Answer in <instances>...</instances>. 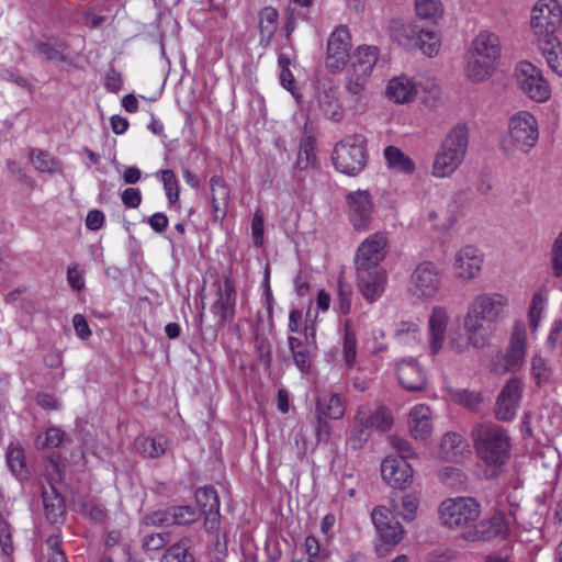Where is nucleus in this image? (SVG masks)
<instances>
[{
  "mask_svg": "<svg viewBox=\"0 0 562 562\" xmlns=\"http://www.w3.org/2000/svg\"><path fill=\"white\" fill-rule=\"evenodd\" d=\"M387 244L385 233H374L358 246L355 256L357 285L369 303L380 299L385 290L386 274L381 262L387 254Z\"/></svg>",
  "mask_w": 562,
  "mask_h": 562,
  "instance_id": "f257e3e1",
  "label": "nucleus"
},
{
  "mask_svg": "<svg viewBox=\"0 0 562 562\" xmlns=\"http://www.w3.org/2000/svg\"><path fill=\"white\" fill-rule=\"evenodd\" d=\"M502 56L499 36L491 31L479 32L468 48L465 56V76L473 83L488 80L497 68Z\"/></svg>",
  "mask_w": 562,
  "mask_h": 562,
  "instance_id": "f03ea898",
  "label": "nucleus"
},
{
  "mask_svg": "<svg viewBox=\"0 0 562 562\" xmlns=\"http://www.w3.org/2000/svg\"><path fill=\"white\" fill-rule=\"evenodd\" d=\"M508 300L499 293H480L467 307L464 324L488 344L506 315Z\"/></svg>",
  "mask_w": 562,
  "mask_h": 562,
  "instance_id": "7ed1b4c3",
  "label": "nucleus"
},
{
  "mask_svg": "<svg viewBox=\"0 0 562 562\" xmlns=\"http://www.w3.org/2000/svg\"><path fill=\"white\" fill-rule=\"evenodd\" d=\"M477 456L490 465H503L509 459L510 437L497 424H479L472 430Z\"/></svg>",
  "mask_w": 562,
  "mask_h": 562,
  "instance_id": "20e7f679",
  "label": "nucleus"
},
{
  "mask_svg": "<svg viewBox=\"0 0 562 562\" xmlns=\"http://www.w3.org/2000/svg\"><path fill=\"white\" fill-rule=\"evenodd\" d=\"M469 147V130L464 124L454 125L443 138L434 160L432 175L448 178L462 165Z\"/></svg>",
  "mask_w": 562,
  "mask_h": 562,
  "instance_id": "39448f33",
  "label": "nucleus"
},
{
  "mask_svg": "<svg viewBox=\"0 0 562 562\" xmlns=\"http://www.w3.org/2000/svg\"><path fill=\"white\" fill-rule=\"evenodd\" d=\"M440 520L443 526L459 530L467 540V533L475 529L481 514V505L472 497H456L443 501L439 508Z\"/></svg>",
  "mask_w": 562,
  "mask_h": 562,
  "instance_id": "423d86ee",
  "label": "nucleus"
},
{
  "mask_svg": "<svg viewBox=\"0 0 562 562\" xmlns=\"http://www.w3.org/2000/svg\"><path fill=\"white\" fill-rule=\"evenodd\" d=\"M530 26L537 45L559 40L562 31V7L558 0H539L532 8Z\"/></svg>",
  "mask_w": 562,
  "mask_h": 562,
  "instance_id": "0eeeda50",
  "label": "nucleus"
},
{
  "mask_svg": "<svg viewBox=\"0 0 562 562\" xmlns=\"http://www.w3.org/2000/svg\"><path fill=\"white\" fill-rule=\"evenodd\" d=\"M366 137L360 134L346 136L333 150V162L337 171L357 176L367 165Z\"/></svg>",
  "mask_w": 562,
  "mask_h": 562,
  "instance_id": "6e6552de",
  "label": "nucleus"
},
{
  "mask_svg": "<svg viewBox=\"0 0 562 562\" xmlns=\"http://www.w3.org/2000/svg\"><path fill=\"white\" fill-rule=\"evenodd\" d=\"M379 55L380 50L376 46L360 45L356 48L353 60L346 74L345 87L349 93L359 95L364 91Z\"/></svg>",
  "mask_w": 562,
  "mask_h": 562,
  "instance_id": "1a4fd4ad",
  "label": "nucleus"
},
{
  "mask_svg": "<svg viewBox=\"0 0 562 562\" xmlns=\"http://www.w3.org/2000/svg\"><path fill=\"white\" fill-rule=\"evenodd\" d=\"M371 520L376 530L374 549L379 557L387 555L403 539L404 528L395 520L392 510L385 506H375Z\"/></svg>",
  "mask_w": 562,
  "mask_h": 562,
  "instance_id": "9d476101",
  "label": "nucleus"
},
{
  "mask_svg": "<svg viewBox=\"0 0 562 562\" xmlns=\"http://www.w3.org/2000/svg\"><path fill=\"white\" fill-rule=\"evenodd\" d=\"M508 134L515 149L528 153L539 139L538 121L530 112L519 111L509 119Z\"/></svg>",
  "mask_w": 562,
  "mask_h": 562,
  "instance_id": "9b49d317",
  "label": "nucleus"
},
{
  "mask_svg": "<svg viewBox=\"0 0 562 562\" xmlns=\"http://www.w3.org/2000/svg\"><path fill=\"white\" fill-rule=\"evenodd\" d=\"M441 286V276L438 267L431 261L419 263L413 271L408 292L417 299L434 297Z\"/></svg>",
  "mask_w": 562,
  "mask_h": 562,
  "instance_id": "f8f14e48",
  "label": "nucleus"
},
{
  "mask_svg": "<svg viewBox=\"0 0 562 562\" xmlns=\"http://www.w3.org/2000/svg\"><path fill=\"white\" fill-rule=\"evenodd\" d=\"M352 47L351 34L346 25L337 26L329 35L325 64L331 72L342 70L349 59Z\"/></svg>",
  "mask_w": 562,
  "mask_h": 562,
  "instance_id": "ddd939ff",
  "label": "nucleus"
},
{
  "mask_svg": "<svg viewBox=\"0 0 562 562\" xmlns=\"http://www.w3.org/2000/svg\"><path fill=\"white\" fill-rule=\"evenodd\" d=\"M217 286L216 301L211 305V313L216 318L214 327H206V331H211L213 339L217 336L216 327H223L227 322L232 321L236 306V290L229 278H225L223 285L215 283Z\"/></svg>",
  "mask_w": 562,
  "mask_h": 562,
  "instance_id": "4468645a",
  "label": "nucleus"
},
{
  "mask_svg": "<svg viewBox=\"0 0 562 562\" xmlns=\"http://www.w3.org/2000/svg\"><path fill=\"white\" fill-rule=\"evenodd\" d=\"M517 79L521 90L532 100L544 102L550 98V86L543 78L542 71L528 61H522L517 68Z\"/></svg>",
  "mask_w": 562,
  "mask_h": 562,
  "instance_id": "2eb2a0df",
  "label": "nucleus"
},
{
  "mask_svg": "<svg viewBox=\"0 0 562 562\" xmlns=\"http://www.w3.org/2000/svg\"><path fill=\"white\" fill-rule=\"evenodd\" d=\"M524 393V383L518 376H512L502 391L495 403V417L498 420L509 422L517 414Z\"/></svg>",
  "mask_w": 562,
  "mask_h": 562,
  "instance_id": "dca6fc26",
  "label": "nucleus"
},
{
  "mask_svg": "<svg viewBox=\"0 0 562 562\" xmlns=\"http://www.w3.org/2000/svg\"><path fill=\"white\" fill-rule=\"evenodd\" d=\"M348 216L357 232L367 231L373 212V202L368 191H355L347 195Z\"/></svg>",
  "mask_w": 562,
  "mask_h": 562,
  "instance_id": "f3484780",
  "label": "nucleus"
},
{
  "mask_svg": "<svg viewBox=\"0 0 562 562\" xmlns=\"http://www.w3.org/2000/svg\"><path fill=\"white\" fill-rule=\"evenodd\" d=\"M509 533V518L504 513H495L488 519L479 520L475 529L467 533V541H488L496 537H507Z\"/></svg>",
  "mask_w": 562,
  "mask_h": 562,
  "instance_id": "a211bd4d",
  "label": "nucleus"
},
{
  "mask_svg": "<svg viewBox=\"0 0 562 562\" xmlns=\"http://www.w3.org/2000/svg\"><path fill=\"white\" fill-rule=\"evenodd\" d=\"M383 480L394 488H405L413 479L412 465L404 458L387 456L381 463Z\"/></svg>",
  "mask_w": 562,
  "mask_h": 562,
  "instance_id": "6ab92c4d",
  "label": "nucleus"
},
{
  "mask_svg": "<svg viewBox=\"0 0 562 562\" xmlns=\"http://www.w3.org/2000/svg\"><path fill=\"white\" fill-rule=\"evenodd\" d=\"M483 255L474 246L461 248L454 257L453 272L458 279L470 281L481 271Z\"/></svg>",
  "mask_w": 562,
  "mask_h": 562,
  "instance_id": "aec40b11",
  "label": "nucleus"
},
{
  "mask_svg": "<svg viewBox=\"0 0 562 562\" xmlns=\"http://www.w3.org/2000/svg\"><path fill=\"white\" fill-rule=\"evenodd\" d=\"M30 44L34 55L46 61L64 64L71 60L69 45L58 38L49 37L46 41L32 38Z\"/></svg>",
  "mask_w": 562,
  "mask_h": 562,
  "instance_id": "412c9836",
  "label": "nucleus"
},
{
  "mask_svg": "<svg viewBox=\"0 0 562 562\" xmlns=\"http://www.w3.org/2000/svg\"><path fill=\"white\" fill-rule=\"evenodd\" d=\"M397 376L401 385L409 392L423 391L426 387V374L412 357L397 362Z\"/></svg>",
  "mask_w": 562,
  "mask_h": 562,
  "instance_id": "4be33fe9",
  "label": "nucleus"
},
{
  "mask_svg": "<svg viewBox=\"0 0 562 562\" xmlns=\"http://www.w3.org/2000/svg\"><path fill=\"white\" fill-rule=\"evenodd\" d=\"M449 316L441 306H435L428 321L429 347L434 355H437L443 345L447 335Z\"/></svg>",
  "mask_w": 562,
  "mask_h": 562,
  "instance_id": "5701e85b",
  "label": "nucleus"
},
{
  "mask_svg": "<svg viewBox=\"0 0 562 562\" xmlns=\"http://www.w3.org/2000/svg\"><path fill=\"white\" fill-rule=\"evenodd\" d=\"M308 328H305L306 340L303 341L297 337L289 336V348L292 353L294 364L302 373H308L315 353V342L308 339Z\"/></svg>",
  "mask_w": 562,
  "mask_h": 562,
  "instance_id": "b1692460",
  "label": "nucleus"
},
{
  "mask_svg": "<svg viewBox=\"0 0 562 562\" xmlns=\"http://www.w3.org/2000/svg\"><path fill=\"white\" fill-rule=\"evenodd\" d=\"M317 104L324 115L335 123L344 119V110L337 99V89L328 83L318 87Z\"/></svg>",
  "mask_w": 562,
  "mask_h": 562,
  "instance_id": "393cba45",
  "label": "nucleus"
},
{
  "mask_svg": "<svg viewBox=\"0 0 562 562\" xmlns=\"http://www.w3.org/2000/svg\"><path fill=\"white\" fill-rule=\"evenodd\" d=\"M463 326L465 333H463L460 327L452 328L449 331L448 346L452 351L463 353L470 346L481 349L488 345L477 333L474 334L469 325L463 323Z\"/></svg>",
  "mask_w": 562,
  "mask_h": 562,
  "instance_id": "a878e982",
  "label": "nucleus"
},
{
  "mask_svg": "<svg viewBox=\"0 0 562 562\" xmlns=\"http://www.w3.org/2000/svg\"><path fill=\"white\" fill-rule=\"evenodd\" d=\"M417 92V85L406 76L394 77L386 86L387 98L398 104L414 101Z\"/></svg>",
  "mask_w": 562,
  "mask_h": 562,
  "instance_id": "bb28decb",
  "label": "nucleus"
},
{
  "mask_svg": "<svg viewBox=\"0 0 562 562\" xmlns=\"http://www.w3.org/2000/svg\"><path fill=\"white\" fill-rule=\"evenodd\" d=\"M42 498L46 519L53 525L63 524L66 505L64 497L57 492L56 487L52 484L48 487H43Z\"/></svg>",
  "mask_w": 562,
  "mask_h": 562,
  "instance_id": "cd10ccee",
  "label": "nucleus"
},
{
  "mask_svg": "<svg viewBox=\"0 0 562 562\" xmlns=\"http://www.w3.org/2000/svg\"><path fill=\"white\" fill-rule=\"evenodd\" d=\"M409 430L415 439H426L432 430L431 409L429 406L419 404L409 413Z\"/></svg>",
  "mask_w": 562,
  "mask_h": 562,
  "instance_id": "c85d7f7f",
  "label": "nucleus"
},
{
  "mask_svg": "<svg viewBox=\"0 0 562 562\" xmlns=\"http://www.w3.org/2000/svg\"><path fill=\"white\" fill-rule=\"evenodd\" d=\"M195 499L206 521L216 522L220 517V498L213 486L199 487L195 492Z\"/></svg>",
  "mask_w": 562,
  "mask_h": 562,
  "instance_id": "c756f323",
  "label": "nucleus"
},
{
  "mask_svg": "<svg viewBox=\"0 0 562 562\" xmlns=\"http://www.w3.org/2000/svg\"><path fill=\"white\" fill-rule=\"evenodd\" d=\"M279 23V12L277 9L272 7H266L259 12V33L260 41L259 44L262 47L269 46L271 40L273 38Z\"/></svg>",
  "mask_w": 562,
  "mask_h": 562,
  "instance_id": "7c9ffc66",
  "label": "nucleus"
},
{
  "mask_svg": "<svg viewBox=\"0 0 562 562\" xmlns=\"http://www.w3.org/2000/svg\"><path fill=\"white\" fill-rule=\"evenodd\" d=\"M341 355L346 367L348 369L353 368L357 360V335L349 318H346L342 323Z\"/></svg>",
  "mask_w": 562,
  "mask_h": 562,
  "instance_id": "2f4dec72",
  "label": "nucleus"
},
{
  "mask_svg": "<svg viewBox=\"0 0 562 562\" xmlns=\"http://www.w3.org/2000/svg\"><path fill=\"white\" fill-rule=\"evenodd\" d=\"M346 411L345 400L340 394H331L329 397H318L316 414L330 419H340Z\"/></svg>",
  "mask_w": 562,
  "mask_h": 562,
  "instance_id": "473e14b6",
  "label": "nucleus"
},
{
  "mask_svg": "<svg viewBox=\"0 0 562 562\" xmlns=\"http://www.w3.org/2000/svg\"><path fill=\"white\" fill-rule=\"evenodd\" d=\"M371 427L368 424L367 411L359 409L355 416L353 425L349 436V443L353 449H360L368 441L371 435Z\"/></svg>",
  "mask_w": 562,
  "mask_h": 562,
  "instance_id": "72a5a7b5",
  "label": "nucleus"
},
{
  "mask_svg": "<svg viewBox=\"0 0 562 562\" xmlns=\"http://www.w3.org/2000/svg\"><path fill=\"white\" fill-rule=\"evenodd\" d=\"M212 191V207L215 213L221 212L222 216L226 213V207L229 202V189L221 176H213L210 180Z\"/></svg>",
  "mask_w": 562,
  "mask_h": 562,
  "instance_id": "f704fd0d",
  "label": "nucleus"
},
{
  "mask_svg": "<svg viewBox=\"0 0 562 562\" xmlns=\"http://www.w3.org/2000/svg\"><path fill=\"white\" fill-rule=\"evenodd\" d=\"M383 154L390 168L405 173H412L415 170V162L398 147L387 146Z\"/></svg>",
  "mask_w": 562,
  "mask_h": 562,
  "instance_id": "c9c22d12",
  "label": "nucleus"
},
{
  "mask_svg": "<svg viewBox=\"0 0 562 562\" xmlns=\"http://www.w3.org/2000/svg\"><path fill=\"white\" fill-rule=\"evenodd\" d=\"M538 47L541 50L542 56L546 58L549 68L554 74L562 77V43L560 38L550 41V44H538Z\"/></svg>",
  "mask_w": 562,
  "mask_h": 562,
  "instance_id": "e433bc0d",
  "label": "nucleus"
},
{
  "mask_svg": "<svg viewBox=\"0 0 562 562\" xmlns=\"http://www.w3.org/2000/svg\"><path fill=\"white\" fill-rule=\"evenodd\" d=\"M419 31L414 29L409 24H404L400 22H394L392 26V38L403 46L406 49H416V41L418 37Z\"/></svg>",
  "mask_w": 562,
  "mask_h": 562,
  "instance_id": "4c0bfd02",
  "label": "nucleus"
},
{
  "mask_svg": "<svg viewBox=\"0 0 562 562\" xmlns=\"http://www.w3.org/2000/svg\"><path fill=\"white\" fill-rule=\"evenodd\" d=\"M168 446V439L164 435H158L155 437H145L140 439L137 443V448L139 452L149 459L159 458L162 456Z\"/></svg>",
  "mask_w": 562,
  "mask_h": 562,
  "instance_id": "58836bf2",
  "label": "nucleus"
},
{
  "mask_svg": "<svg viewBox=\"0 0 562 562\" xmlns=\"http://www.w3.org/2000/svg\"><path fill=\"white\" fill-rule=\"evenodd\" d=\"M7 464L18 480H26L29 470L25 464L24 450L22 447H10L7 451Z\"/></svg>",
  "mask_w": 562,
  "mask_h": 562,
  "instance_id": "ea45409f",
  "label": "nucleus"
},
{
  "mask_svg": "<svg viewBox=\"0 0 562 562\" xmlns=\"http://www.w3.org/2000/svg\"><path fill=\"white\" fill-rule=\"evenodd\" d=\"M465 447L467 446L461 435L457 432H448L442 437L440 451L443 458L456 460L461 456Z\"/></svg>",
  "mask_w": 562,
  "mask_h": 562,
  "instance_id": "a19ab883",
  "label": "nucleus"
},
{
  "mask_svg": "<svg viewBox=\"0 0 562 562\" xmlns=\"http://www.w3.org/2000/svg\"><path fill=\"white\" fill-rule=\"evenodd\" d=\"M189 538H182L179 542L169 547L161 558V562H194V557L189 552Z\"/></svg>",
  "mask_w": 562,
  "mask_h": 562,
  "instance_id": "79ce46f5",
  "label": "nucleus"
},
{
  "mask_svg": "<svg viewBox=\"0 0 562 562\" xmlns=\"http://www.w3.org/2000/svg\"><path fill=\"white\" fill-rule=\"evenodd\" d=\"M314 160V139L311 136H306L300 143L295 168L305 170Z\"/></svg>",
  "mask_w": 562,
  "mask_h": 562,
  "instance_id": "37998d69",
  "label": "nucleus"
},
{
  "mask_svg": "<svg viewBox=\"0 0 562 562\" xmlns=\"http://www.w3.org/2000/svg\"><path fill=\"white\" fill-rule=\"evenodd\" d=\"M367 418L368 424L371 427V429L379 430L381 432L387 431L392 424L393 418L391 413L386 408H379L375 412H368L367 411Z\"/></svg>",
  "mask_w": 562,
  "mask_h": 562,
  "instance_id": "c03bdc74",
  "label": "nucleus"
},
{
  "mask_svg": "<svg viewBox=\"0 0 562 562\" xmlns=\"http://www.w3.org/2000/svg\"><path fill=\"white\" fill-rule=\"evenodd\" d=\"M351 297H352V288L349 283H347L342 277L338 278V291H337V301H336V310L341 315H347L351 310Z\"/></svg>",
  "mask_w": 562,
  "mask_h": 562,
  "instance_id": "a18cd8bd",
  "label": "nucleus"
},
{
  "mask_svg": "<svg viewBox=\"0 0 562 562\" xmlns=\"http://www.w3.org/2000/svg\"><path fill=\"white\" fill-rule=\"evenodd\" d=\"M419 40L416 41V49H420L425 55L432 57L439 52V40L432 31L419 30Z\"/></svg>",
  "mask_w": 562,
  "mask_h": 562,
  "instance_id": "49530a36",
  "label": "nucleus"
},
{
  "mask_svg": "<svg viewBox=\"0 0 562 562\" xmlns=\"http://www.w3.org/2000/svg\"><path fill=\"white\" fill-rule=\"evenodd\" d=\"M170 522L173 525H188L196 520L198 512L191 506H171Z\"/></svg>",
  "mask_w": 562,
  "mask_h": 562,
  "instance_id": "de8ad7c7",
  "label": "nucleus"
},
{
  "mask_svg": "<svg viewBox=\"0 0 562 562\" xmlns=\"http://www.w3.org/2000/svg\"><path fill=\"white\" fill-rule=\"evenodd\" d=\"M415 8L418 16L436 20L442 14L440 0H415Z\"/></svg>",
  "mask_w": 562,
  "mask_h": 562,
  "instance_id": "09e8293b",
  "label": "nucleus"
},
{
  "mask_svg": "<svg viewBox=\"0 0 562 562\" xmlns=\"http://www.w3.org/2000/svg\"><path fill=\"white\" fill-rule=\"evenodd\" d=\"M30 159L34 167L42 172H54L57 168V161L42 149H32Z\"/></svg>",
  "mask_w": 562,
  "mask_h": 562,
  "instance_id": "8fccbe9b",
  "label": "nucleus"
},
{
  "mask_svg": "<svg viewBox=\"0 0 562 562\" xmlns=\"http://www.w3.org/2000/svg\"><path fill=\"white\" fill-rule=\"evenodd\" d=\"M544 288L539 289L535 292L532 301L529 307V322L530 326L536 329L541 318V313L544 310L547 303V296L543 295Z\"/></svg>",
  "mask_w": 562,
  "mask_h": 562,
  "instance_id": "3c124183",
  "label": "nucleus"
},
{
  "mask_svg": "<svg viewBox=\"0 0 562 562\" xmlns=\"http://www.w3.org/2000/svg\"><path fill=\"white\" fill-rule=\"evenodd\" d=\"M65 437V432L57 428L50 427L46 430L45 435L36 438V446L42 449L58 447Z\"/></svg>",
  "mask_w": 562,
  "mask_h": 562,
  "instance_id": "603ef678",
  "label": "nucleus"
},
{
  "mask_svg": "<svg viewBox=\"0 0 562 562\" xmlns=\"http://www.w3.org/2000/svg\"><path fill=\"white\" fill-rule=\"evenodd\" d=\"M531 374L538 385L549 381L551 370L547 361L540 356H533L531 359Z\"/></svg>",
  "mask_w": 562,
  "mask_h": 562,
  "instance_id": "864d4df0",
  "label": "nucleus"
},
{
  "mask_svg": "<svg viewBox=\"0 0 562 562\" xmlns=\"http://www.w3.org/2000/svg\"><path fill=\"white\" fill-rule=\"evenodd\" d=\"M161 180L169 202L175 203L178 201L179 186L175 172L170 169L164 170L161 173Z\"/></svg>",
  "mask_w": 562,
  "mask_h": 562,
  "instance_id": "5fc2aeb1",
  "label": "nucleus"
},
{
  "mask_svg": "<svg viewBox=\"0 0 562 562\" xmlns=\"http://www.w3.org/2000/svg\"><path fill=\"white\" fill-rule=\"evenodd\" d=\"M527 333L524 326L515 325L510 335L508 348L513 351L521 352L526 356L527 349Z\"/></svg>",
  "mask_w": 562,
  "mask_h": 562,
  "instance_id": "6e6d98bb",
  "label": "nucleus"
},
{
  "mask_svg": "<svg viewBox=\"0 0 562 562\" xmlns=\"http://www.w3.org/2000/svg\"><path fill=\"white\" fill-rule=\"evenodd\" d=\"M525 360V356L521 352L513 351L507 348L505 355L501 359L503 367L502 372H516L520 369Z\"/></svg>",
  "mask_w": 562,
  "mask_h": 562,
  "instance_id": "4d7b16f0",
  "label": "nucleus"
},
{
  "mask_svg": "<svg viewBox=\"0 0 562 562\" xmlns=\"http://www.w3.org/2000/svg\"><path fill=\"white\" fill-rule=\"evenodd\" d=\"M0 547L5 555L13 552L12 532L10 524L0 515Z\"/></svg>",
  "mask_w": 562,
  "mask_h": 562,
  "instance_id": "13d9d810",
  "label": "nucleus"
},
{
  "mask_svg": "<svg viewBox=\"0 0 562 562\" xmlns=\"http://www.w3.org/2000/svg\"><path fill=\"white\" fill-rule=\"evenodd\" d=\"M551 266L553 276L557 278L562 277V232L554 240L551 249Z\"/></svg>",
  "mask_w": 562,
  "mask_h": 562,
  "instance_id": "bf43d9fd",
  "label": "nucleus"
},
{
  "mask_svg": "<svg viewBox=\"0 0 562 562\" xmlns=\"http://www.w3.org/2000/svg\"><path fill=\"white\" fill-rule=\"evenodd\" d=\"M390 443L397 451L395 457L404 458L407 461L409 458L415 456L411 442L404 438L391 436Z\"/></svg>",
  "mask_w": 562,
  "mask_h": 562,
  "instance_id": "052dcab7",
  "label": "nucleus"
},
{
  "mask_svg": "<svg viewBox=\"0 0 562 562\" xmlns=\"http://www.w3.org/2000/svg\"><path fill=\"white\" fill-rule=\"evenodd\" d=\"M169 532L147 535L143 539V548L148 551L159 550L169 542Z\"/></svg>",
  "mask_w": 562,
  "mask_h": 562,
  "instance_id": "680f3d73",
  "label": "nucleus"
},
{
  "mask_svg": "<svg viewBox=\"0 0 562 562\" xmlns=\"http://www.w3.org/2000/svg\"><path fill=\"white\" fill-rule=\"evenodd\" d=\"M144 522L147 526H171L169 507L161 510L153 512L144 517Z\"/></svg>",
  "mask_w": 562,
  "mask_h": 562,
  "instance_id": "e2e57ef3",
  "label": "nucleus"
},
{
  "mask_svg": "<svg viewBox=\"0 0 562 562\" xmlns=\"http://www.w3.org/2000/svg\"><path fill=\"white\" fill-rule=\"evenodd\" d=\"M305 553L308 555V562H323L324 554L321 551V546L318 540L314 536H308L305 538Z\"/></svg>",
  "mask_w": 562,
  "mask_h": 562,
  "instance_id": "0e129e2a",
  "label": "nucleus"
},
{
  "mask_svg": "<svg viewBox=\"0 0 562 562\" xmlns=\"http://www.w3.org/2000/svg\"><path fill=\"white\" fill-rule=\"evenodd\" d=\"M67 281L69 285L76 291H81L85 288L83 274L78 269V265L75 262L68 266Z\"/></svg>",
  "mask_w": 562,
  "mask_h": 562,
  "instance_id": "69168bd1",
  "label": "nucleus"
},
{
  "mask_svg": "<svg viewBox=\"0 0 562 562\" xmlns=\"http://www.w3.org/2000/svg\"><path fill=\"white\" fill-rule=\"evenodd\" d=\"M402 507L403 512L398 514L407 521H411L415 518V513L418 507V501L413 495H405L402 498Z\"/></svg>",
  "mask_w": 562,
  "mask_h": 562,
  "instance_id": "338daca9",
  "label": "nucleus"
},
{
  "mask_svg": "<svg viewBox=\"0 0 562 562\" xmlns=\"http://www.w3.org/2000/svg\"><path fill=\"white\" fill-rule=\"evenodd\" d=\"M47 544L52 550L47 562H68L64 551L59 548V544H60L59 536L49 537L47 539Z\"/></svg>",
  "mask_w": 562,
  "mask_h": 562,
  "instance_id": "774afa93",
  "label": "nucleus"
}]
</instances>
